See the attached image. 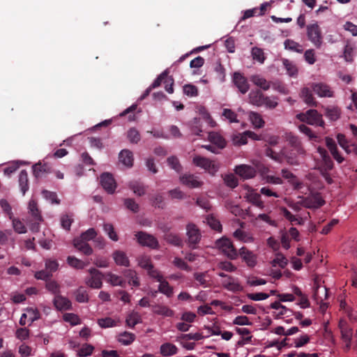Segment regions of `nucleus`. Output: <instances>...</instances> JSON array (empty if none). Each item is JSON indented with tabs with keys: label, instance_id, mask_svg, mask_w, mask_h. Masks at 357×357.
<instances>
[{
	"label": "nucleus",
	"instance_id": "f257e3e1",
	"mask_svg": "<svg viewBox=\"0 0 357 357\" xmlns=\"http://www.w3.org/2000/svg\"><path fill=\"white\" fill-rule=\"evenodd\" d=\"M28 209L29 215L26 218V223L32 231L37 232L39 231L40 224L43 219L38 208L37 202L34 199L29 201Z\"/></svg>",
	"mask_w": 357,
	"mask_h": 357
},
{
	"label": "nucleus",
	"instance_id": "f03ea898",
	"mask_svg": "<svg viewBox=\"0 0 357 357\" xmlns=\"http://www.w3.org/2000/svg\"><path fill=\"white\" fill-rule=\"evenodd\" d=\"M174 84V79L170 75V70L167 68L157 77L147 89H153L158 87H164L165 89H173Z\"/></svg>",
	"mask_w": 357,
	"mask_h": 357
},
{
	"label": "nucleus",
	"instance_id": "7ed1b4c3",
	"mask_svg": "<svg viewBox=\"0 0 357 357\" xmlns=\"http://www.w3.org/2000/svg\"><path fill=\"white\" fill-rule=\"evenodd\" d=\"M249 98L250 102L257 106H266L269 108H275L278 105V102L275 100L265 97L261 91H251Z\"/></svg>",
	"mask_w": 357,
	"mask_h": 357
},
{
	"label": "nucleus",
	"instance_id": "20e7f679",
	"mask_svg": "<svg viewBox=\"0 0 357 357\" xmlns=\"http://www.w3.org/2000/svg\"><path fill=\"white\" fill-rule=\"evenodd\" d=\"M296 118L301 121L305 122L312 126L324 127V121L322 116L315 109H309L305 113H300L296 115Z\"/></svg>",
	"mask_w": 357,
	"mask_h": 357
},
{
	"label": "nucleus",
	"instance_id": "39448f33",
	"mask_svg": "<svg viewBox=\"0 0 357 357\" xmlns=\"http://www.w3.org/2000/svg\"><path fill=\"white\" fill-rule=\"evenodd\" d=\"M317 152L321 156V160L317 162L316 169L321 172H330L334 167L333 162L327 151L321 146L317 148Z\"/></svg>",
	"mask_w": 357,
	"mask_h": 357
},
{
	"label": "nucleus",
	"instance_id": "423d86ee",
	"mask_svg": "<svg viewBox=\"0 0 357 357\" xmlns=\"http://www.w3.org/2000/svg\"><path fill=\"white\" fill-rule=\"evenodd\" d=\"M192 163L212 175L215 174L218 170V165L213 160L200 155H195L192 159Z\"/></svg>",
	"mask_w": 357,
	"mask_h": 357
},
{
	"label": "nucleus",
	"instance_id": "0eeeda50",
	"mask_svg": "<svg viewBox=\"0 0 357 357\" xmlns=\"http://www.w3.org/2000/svg\"><path fill=\"white\" fill-rule=\"evenodd\" d=\"M216 245L229 259L234 260L238 257V251L229 239L221 238L216 242Z\"/></svg>",
	"mask_w": 357,
	"mask_h": 357
},
{
	"label": "nucleus",
	"instance_id": "6e6552de",
	"mask_svg": "<svg viewBox=\"0 0 357 357\" xmlns=\"http://www.w3.org/2000/svg\"><path fill=\"white\" fill-rule=\"evenodd\" d=\"M307 35L308 39L317 47L320 48L322 45V36L319 26L317 24L307 26Z\"/></svg>",
	"mask_w": 357,
	"mask_h": 357
},
{
	"label": "nucleus",
	"instance_id": "1a4fd4ad",
	"mask_svg": "<svg viewBox=\"0 0 357 357\" xmlns=\"http://www.w3.org/2000/svg\"><path fill=\"white\" fill-rule=\"evenodd\" d=\"M89 276L85 278L86 285L93 289H100L102 286V273L95 268L89 270Z\"/></svg>",
	"mask_w": 357,
	"mask_h": 357
},
{
	"label": "nucleus",
	"instance_id": "9d476101",
	"mask_svg": "<svg viewBox=\"0 0 357 357\" xmlns=\"http://www.w3.org/2000/svg\"><path fill=\"white\" fill-rule=\"evenodd\" d=\"M135 237L138 243L143 246H147L153 249L159 248L158 241L153 235L144 231H138L136 233Z\"/></svg>",
	"mask_w": 357,
	"mask_h": 357
},
{
	"label": "nucleus",
	"instance_id": "9b49d317",
	"mask_svg": "<svg viewBox=\"0 0 357 357\" xmlns=\"http://www.w3.org/2000/svg\"><path fill=\"white\" fill-rule=\"evenodd\" d=\"M188 242L189 247L192 249L196 248V245L201 239V234L199 229L195 224L189 223L186 226Z\"/></svg>",
	"mask_w": 357,
	"mask_h": 357
},
{
	"label": "nucleus",
	"instance_id": "f8f14e48",
	"mask_svg": "<svg viewBox=\"0 0 357 357\" xmlns=\"http://www.w3.org/2000/svg\"><path fill=\"white\" fill-rule=\"evenodd\" d=\"M100 184L108 194H113L116 188V183L113 176L108 172L101 174Z\"/></svg>",
	"mask_w": 357,
	"mask_h": 357
},
{
	"label": "nucleus",
	"instance_id": "ddd939ff",
	"mask_svg": "<svg viewBox=\"0 0 357 357\" xmlns=\"http://www.w3.org/2000/svg\"><path fill=\"white\" fill-rule=\"evenodd\" d=\"M235 173L243 179H250L257 174V169L255 167L249 165H239L234 169Z\"/></svg>",
	"mask_w": 357,
	"mask_h": 357
},
{
	"label": "nucleus",
	"instance_id": "4468645a",
	"mask_svg": "<svg viewBox=\"0 0 357 357\" xmlns=\"http://www.w3.org/2000/svg\"><path fill=\"white\" fill-rule=\"evenodd\" d=\"M33 173L36 178H46L49 174L53 173L52 168L47 163L38 162L33 167Z\"/></svg>",
	"mask_w": 357,
	"mask_h": 357
},
{
	"label": "nucleus",
	"instance_id": "2eb2a0df",
	"mask_svg": "<svg viewBox=\"0 0 357 357\" xmlns=\"http://www.w3.org/2000/svg\"><path fill=\"white\" fill-rule=\"evenodd\" d=\"M180 182L190 188H199L203 184V182L199 180L198 176L192 174L181 175L180 176Z\"/></svg>",
	"mask_w": 357,
	"mask_h": 357
},
{
	"label": "nucleus",
	"instance_id": "dca6fc26",
	"mask_svg": "<svg viewBox=\"0 0 357 357\" xmlns=\"http://www.w3.org/2000/svg\"><path fill=\"white\" fill-rule=\"evenodd\" d=\"M238 255L248 266L254 267L257 264V256L245 247H242L238 252Z\"/></svg>",
	"mask_w": 357,
	"mask_h": 357
},
{
	"label": "nucleus",
	"instance_id": "f3484780",
	"mask_svg": "<svg viewBox=\"0 0 357 357\" xmlns=\"http://www.w3.org/2000/svg\"><path fill=\"white\" fill-rule=\"evenodd\" d=\"M325 142L333 158L338 163H342L344 160V158L340 154L335 140L330 137H326L325 138Z\"/></svg>",
	"mask_w": 357,
	"mask_h": 357
},
{
	"label": "nucleus",
	"instance_id": "a211bd4d",
	"mask_svg": "<svg viewBox=\"0 0 357 357\" xmlns=\"http://www.w3.org/2000/svg\"><path fill=\"white\" fill-rule=\"evenodd\" d=\"M53 303L54 307L59 311L69 310L72 307L70 301L59 294L54 296Z\"/></svg>",
	"mask_w": 357,
	"mask_h": 357
},
{
	"label": "nucleus",
	"instance_id": "6ab92c4d",
	"mask_svg": "<svg viewBox=\"0 0 357 357\" xmlns=\"http://www.w3.org/2000/svg\"><path fill=\"white\" fill-rule=\"evenodd\" d=\"M232 82L238 89H248L249 84L247 78L240 72H235L233 74Z\"/></svg>",
	"mask_w": 357,
	"mask_h": 357
},
{
	"label": "nucleus",
	"instance_id": "aec40b11",
	"mask_svg": "<svg viewBox=\"0 0 357 357\" xmlns=\"http://www.w3.org/2000/svg\"><path fill=\"white\" fill-rule=\"evenodd\" d=\"M152 311L154 314L166 317H172L174 316V311L169 307L160 304L152 306Z\"/></svg>",
	"mask_w": 357,
	"mask_h": 357
},
{
	"label": "nucleus",
	"instance_id": "412c9836",
	"mask_svg": "<svg viewBox=\"0 0 357 357\" xmlns=\"http://www.w3.org/2000/svg\"><path fill=\"white\" fill-rule=\"evenodd\" d=\"M119 161L127 167H132L133 165V154L128 149L122 150L119 155Z\"/></svg>",
	"mask_w": 357,
	"mask_h": 357
},
{
	"label": "nucleus",
	"instance_id": "4be33fe9",
	"mask_svg": "<svg viewBox=\"0 0 357 357\" xmlns=\"http://www.w3.org/2000/svg\"><path fill=\"white\" fill-rule=\"evenodd\" d=\"M115 263L119 266H129L130 261L126 254L121 250H115L112 254Z\"/></svg>",
	"mask_w": 357,
	"mask_h": 357
},
{
	"label": "nucleus",
	"instance_id": "5701e85b",
	"mask_svg": "<svg viewBox=\"0 0 357 357\" xmlns=\"http://www.w3.org/2000/svg\"><path fill=\"white\" fill-rule=\"evenodd\" d=\"M178 348L176 345L170 342H166L161 344L160 347V353L165 357L172 356L176 354Z\"/></svg>",
	"mask_w": 357,
	"mask_h": 357
},
{
	"label": "nucleus",
	"instance_id": "b1692460",
	"mask_svg": "<svg viewBox=\"0 0 357 357\" xmlns=\"http://www.w3.org/2000/svg\"><path fill=\"white\" fill-rule=\"evenodd\" d=\"M223 287L229 291L233 292H239L243 291V287L238 282L237 280L232 277H229V280H226L222 282Z\"/></svg>",
	"mask_w": 357,
	"mask_h": 357
},
{
	"label": "nucleus",
	"instance_id": "393cba45",
	"mask_svg": "<svg viewBox=\"0 0 357 357\" xmlns=\"http://www.w3.org/2000/svg\"><path fill=\"white\" fill-rule=\"evenodd\" d=\"M250 80L260 89H269L271 87L270 82L267 81L260 75H253L250 77Z\"/></svg>",
	"mask_w": 357,
	"mask_h": 357
},
{
	"label": "nucleus",
	"instance_id": "a878e982",
	"mask_svg": "<svg viewBox=\"0 0 357 357\" xmlns=\"http://www.w3.org/2000/svg\"><path fill=\"white\" fill-rule=\"evenodd\" d=\"M75 248L85 255H91L93 253V249L86 242H82L81 240H73Z\"/></svg>",
	"mask_w": 357,
	"mask_h": 357
},
{
	"label": "nucleus",
	"instance_id": "bb28decb",
	"mask_svg": "<svg viewBox=\"0 0 357 357\" xmlns=\"http://www.w3.org/2000/svg\"><path fill=\"white\" fill-rule=\"evenodd\" d=\"M248 201L254 206L260 209H263L265 206L264 202L261 200V194L255 192H250L248 197Z\"/></svg>",
	"mask_w": 357,
	"mask_h": 357
},
{
	"label": "nucleus",
	"instance_id": "cd10ccee",
	"mask_svg": "<svg viewBox=\"0 0 357 357\" xmlns=\"http://www.w3.org/2000/svg\"><path fill=\"white\" fill-rule=\"evenodd\" d=\"M19 185L22 192V195H24L26 192L29 190V178L28 174L26 170L23 169L20 172L19 175Z\"/></svg>",
	"mask_w": 357,
	"mask_h": 357
},
{
	"label": "nucleus",
	"instance_id": "c85d7f7f",
	"mask_svg": "<svg viewBox=\"0 0 357 357\" xmlns=\"http://www.w3.org/2000/svg\"><path fill=\"white\" fill-rule=\"evenodd\" d=\"M208 139L211 143L216 145L219 149H223L226 146L225 139L217 132H209Z\"/></svg>",
	"mask_w": 357,
	"mask_h": 357
},
{
	"label": "nucleus",
	"instance_id": "c756f323",
	"mask_svg": "<svg viewBox=\"0 0 357 357\" xmlns=\"http://www.w3.org/2000/svg\"><path fill=\"white\" fill-rule=\"evenodd\" d=\"M128 326L134 328L135 325L142 322V317L139 312H132L130 313L126 319Z\"/></svg>",
	"mask_w": 357,
	"mask_h": 357
},
{
	"label": "nucleus",
	"instance_id": "7c9ffc66",
	"mask_svg": "<svg viewBox=\"0 0 357 357\" xmlns=\"http://www.w3.org/2000/svg\"><path fill=\"white\" fill-rule=\"evenodd\" d=\"M75 300L78 303H87L89 300L88 292L83 287H79L74 291Z\"/></svg>",
	"mask_w": 357,
	"mask_h": 357
},
{
	"label": "nucleus",
	"instance_id": "2f4dec72",
	"mask_svg": "<svg viewBox=\"0 0 357 357\" xmlns=\"http://www.w3.org/2000/svg\"><path fill=\"white\" fill-rule=\"evenodd\" d=\"M213 70L215 73L216 79L220 82H223L225 79V69L219 60L214 63Z\"/></svg>",
	"mask_w": 357,
	"mask_h": 357
},
{
	"label": "nucleus",
	"instance_id": "473e14b6",
	"mask_svg": "<svg viewBox=\"0 0 357 357\" xmlns=\"http://www.w3.org/2000/svg\"><path fill=\"white\" fill-rule=\"evenodd\" d=\"M129 188L137 196H142L146 193V187L140 182L131 181L129 183Z\"/></svg>",
	"mask_w": 357,
	"mask_h": 357
},
{
	"label": "nucleus",
	"instance_id": "72a5a7b5",
	"mask_svg": "<svg viewBox=\"0 0 357 357\" xmlns=\"http://www.w3.org/2000/svg\"><path fill=\"white\" fill-rule=\"evenodd\" d=\"M165 240L174 246L181 247L183 242L178 235L173 233H166L164 236Z\"/></svg>",
	"mask_w": 357,
	"mask_h": 357
},
{
	"label": "nucleus",
	"instance_id": "f704fd0d",
	"mask_svg": "<svg viewBox=\"0 0 357 357\" xmlns=\"http://www.w3.org/2000/svg\"><path fill=\"white\" fill-rule=\"evenodd\" d=\"M284 45L285 49L293 52L302 53L303 51V46L301 44L291 39H287L284 41Z\"/></svg>",
	"mask_w": 357,
	"mask_h": 357
},
{
	"label": "nucleus",
	"instance_id": "c9c22d12",
	"mask_svg": "<svg viewBox=\"0 0 357 357\" xmlns=\"http://www.w3.org/2000/svg\"><path fill=\"white\" fill-rule=\"evenodd\" d=\"M342 339L345 342L344 349L348 351L351 347V331L347 328L340 326Z\"/></svg>",
	"mask_w": 357,
	"mask_h": 357
},
{
	"label": "nucleus",
	"instance_id": "e433bc0d",
	"mask_svg": "<svg viewBox=\"0 0 357 357\" xmlns=\"http://www.w3.org/2000/svg\"><path fill=\"white\" fill-rule=\"evenodd\" d=\"M135 340V334L125 331L119 334L118 341L123 345H129Z\"/></svg>",
	"mask_w": 357,
	"mask_h": 357
},
{
	"label": "nucleus",
	"instance_id": "4c0bfd02",
	"mask_svg": "<svg viewBox=\"0 0 357 357\" xmlns=\"http://www.w3.org/2000/svg\"><path fill=\"white\" fill-rule=\"evenodd\" d=\"M158 291L169 298L172 297L174 294L173 288L169 285V282L165 280L160 282Z\"/></svg>",
	"mask_w": 357,
	"mask_h": 357
},
{
	"label": "nucleus",
	"instance_id": "58836bf2",
	"mask_svg": "<svg viewBox=\"0 0 357 357\" xmlns=\"http://www.w3.org/2000/svg\"><path fill=\"white\" fill-rule=\"evenodd\" d=\"M234 236L237 240L243 243H250L253 241V238L251 236L241 229H238L234 231Z\"/></svg>",
	"mask_w": 357,
	"mask_h": 357
},
{
	"label": "nucleus",
	"instance_id": "ea45409f",
	"mask_svg": "<svg viewBox=\"0 0 357 357\" xmlns=\"http://www.w3.org/2000/svg\"><path fill=\"white\" fill-rule=\"evenodd\" d=\"M97 236V233L93 228H90L83 232L79 237L75 238L74 240H81L82 242H88L94 239Z\"/></svg>",
	"mask_w": 357,
	"mask_h": 357
},
{
	"label": "nucleus",
	"instance_id": "a19ab883",
	"mask_svg": "<svg viewBox=\"0 0 357 357\" xmlns=\"http://www.w3.org/2000/svg\"><path fill=\"white\" fill-rule=\"evenodd\" d=\"M282 63L289 76L293 77L297 75L298 68L292 61L287 59H284L282 60Z\"/></svg>",
	"mask_w": 357,
	"mask_h": 357
},
{
	"label": "nucleus",
	"instance_id": "79ce46f5",
	"mask_svg": "<svg viewBox=\"0 0 357 357\" xmlns=\"http://www.w3.org/2000/svg\"><path fill=\"white\" fill-rule=\"evenodd\" d=\"M326 116L331 121H336L340 117L341 111L338 107H328L325 112Z\"/></svg>",
	"mask_w": 357,
	"mask_h": 357
},
{
	"label": "nucleus",
	"instance_id": "37998d69",
	"mask_svg": "<svg viewBox=\"0 0 357 357\" xmlns=\"http://www.w3.org/2000/svg\"><path fill=\"white\" fill-rule=\"evenodd\" d=\"M306 205L305 206L307 208H318L325 204V201L319 196H315L311 200L308 201L306 200Z\"/></svg>",
	"mask_w": 357,
	"mask_h": 357
},
{
	"label": "nucleus",
	"instance_id": "c03bdc74",
	"mask_svg": "<svg viewBox=\"0 0 357 357\" xmlns=\"http://www.w3.org/2000/svg\"><path fill=\"white\" fill-rule=\"evenodd\" d=\"M45 287L50 292L55 296L59 295L60 293V285L55 280L51 279L47 280L45 284Z\"/></svg>",
	"mask_w": 357,
	"mask_h": 357
},
{
	"label": "nucleus",
	"instance_id": "a18cd8bd",
	"mask_svg": "<svg viewBox=\"0 0 357 357\" xmlns=\"http://www.w3.org/2000/svg\"><path fill=\"white\" fill-rule=\"evenodd\" d=\"M67 262L71 267L77 269H82L86 266V263L73 256L68 257Z\"/></svg>",
	"mask_w": 357,
	"mask_h": 357
},
{
	"label": "nucleus",
	"instance_id": "49530a36",
	"mask_svg": "<svg viewBox=\"0 0 357 357\" xmlns=\"http://www.w3.org/2000/svg\"><path fill=\"white\" fill-rule=\"evenodd\" d=\"M103 229L108 235L109 238L114 241L119 240L118 235L114 230V226L110 223H105L103 225Z\"/></svg>",
	"mask_w": 357,
	"mask_h": 357
},
{
	"label": "nucleus",
	"instance_id": "de8ad7c7",
	"mask_svg": "<svg viewBox=\"0 0 357 357\" xmlns=\"http://www.w3.org/2000/svg\"><path fill=\"white\" fill-rule=\"evenodd\" d=\"M250 119L255 128H261L264 126L265 122L262 119L261 115L256 112H251L250 114Z\"/></svg>",
	"mask_w": 357,
	"mask_h": 357
},
{
	"label": "nucleus",
	"instance_id": "09e8293b",
	"mask_svg": "<svg viewBox=\"0 0 357 357\" xmlns=\"http://www.w3.org/2000/svg\"><path fill=\"white\" fill-rule=\"evenodd\" d=\"M287 258L281 253H278L275 257V259L272 261V266H279L282 268H284L287 264Z\"/></svg>",
	"mask_w": 357,
	"mask_h": 357
},
{
	"label": "nucleus",
	"instance_id": "8fccbe9b",
	"mask_svg": "<svg viewBox=\"0 0 357 357\" xmlns=\"http://www.w3.org/2000/svg\"><path fill=\"white\" fill-rule=\"evenodd\" d=\"M312 91H301V97L303 101L310 106H315L316 101L313 97Z\"/></svg>",
	"mask_w": 357,
	"mask_h": 357
},
{
	"label": "nucleus",
	"instance_id": "3c124183",
	"mask_svg": "<svg viewBox=\"0 0 357 357\" xmlns=\"http://www.w3.org/2000/svg\"><path fill=\"white\" fill-rule=\"evenodd\" d=\"M107 276L109 277V282L113 286L126 287V282L121 278V277L112 273H107Z\"/></svg>",
	"mask_w": 357,
	"mask_h": 357
},
{
	"label": "nucleus",
	"instance_id": "603ef678",
	"mask_svg": "<svg viewBox=\"0 0 357 357\" xmlns=\"http://www.w3.org/2000/svg\"><path fill=\"white\" fill-rule=\"evenodd\" d=\"M127 137L130 142L132 144H137L141 139L139 132L135 128H132L128 131Z\"/></svg>",
	"mask_w": 357,
	"mask_h": 357
},
{
	"label": "nucleus",
	"instance_id": "864d4df0",
	"mask_svg": "<svg viewBox=\"0 0 357 357\" xmlns=\"http://www.w3.org/2000/svg\"><path fill=\"white\" fill-rule=\"evenodd\" d=\"M168 165L173 169H174L176 172H180L182 170V166L180 164V162L177 157L171 156L169 157L167 160Z\"/></svg>",
	"mask_w": 357,
	"mask_h": 357
},
{
	"label": "nucleus",
	"instance_id": "5fc2aeb1",
	"mask_svg": "<svg viewBox=\"0 0 357 357\" xmlns=\"http://www.w3.org/2000/svg\"><path fill=\"white\" fill-rule=\"evenodd\" d=\"M232 142L236 146L244 145L248 142V135L245 134V132L234 135L232 137Z\"/></svg>",
	"mask_w": 357,
	"mask_h": 357
},
{
	"label": "nucleus",
	"instance_id": "6e6d98bb",
	"mask_svg": "<svg viewBox=\"0 0 357 357\" xmlns=\"http://www.w3.org/2000/svg\"><path fill=\"white\" fill-rule=\"evenodd\" d=\"M199 114L202 116V118L207 122L211 127H215L216 125L215 121L212 119L210 114L208 112L206 109L204 107H201L199 109Z\"/></svg>",
	"mask_w": 357,
	"mask_h": 357
},
{
	"label": "nucleus",
	"instance_id": "4d7b16f0",
	"mask_svg": "<svg viewBox=\"0 0 357 357\" xmlns=\"http://www.w3.org/2000/svg\"><path fill=\"white\" fill-rule=\"evenodd\" d=\"M191 132L198 136H201L202 132V126L200 125V119L194 118L190 122Z\"/></svg>",
	"mask_w": 357,
	"mask_h": 357
},
{
	"label": "nucleus",
	"instance_id": "13d9d810",
	"mask_svg": "<svg viewBox=\"0 0 357 357\" xmlns=\"http://www.w3.org/2000/svg\"><path fill=\"white\" fill-rule=\"evenodd\" d=\"M252 56L254 60L263 63L265 60L264 53L261 48L255 47L252 49Z\"/></svg>",
	"mask_w": 357,
	"mask_h": 357
},
{
	"label": "nucleus",
	"instance_id": "bf43d9fd",
	"mask_svg": "<svg viewBox=\"0 0 357 357\" xmlns=\"http://www.w3.org/2000/svg\"><path fill=\"white\" fill-rule=\"evenodd\" d=\"M98 324L102 328L114 327L116 326V321L111 317L98 319Z\"/></svg>",
	"mask_w": 357,
	"mask_h": 357
},
{
	"label": "nucleus",
	"instance_id": "052dcab7",
	"mask_svg": "<svg viewBox=\"0 0 357 357\" xmlns=\"http://www.w3.org/2000/svg\"><path fill=\"white\" fill-rule=\"evenodd\" d=\"M151 203L152 206L159 208H163L165 206L163 196L160 193L156 194L152 197Z\"/></svg>",
	"mask_w": 357,
	"mask_h": 357
},
{
	"label": "nucleus",
	"instance_id": "680f3d73",
	"mask_svg": "<svg viewBox=\"0 0 357 357\" xmlns=\"http://www.w3.org/2000/svg\"><path fill=\"white\" fill-rule=\"evenodd\" d=\"M63 320L70 323L72 326H75L80 324V319L77 314L73 313L64 314Z\"/></svg>",
	"mask_w": 357,
	"mask_h": 357
},
{
	"label": "nucleus",
	"instance_id": "e2e57ef3",
	"mask_svg": "<svg viewBox=\"0 0 357 357\" xmlns=\"http://www.w3.org/2000/svg\"><path fill=\"white\" fill-rule=\"evenodd\" d=\"M222 116L229 120V123L238 122L236 114L230 109H224Z\"/></svg>",
	"mask_w": 357,
	"mask_h": 357
},
{
	"label": "nucleus",
	"instance_id": "0e129e2a",
	"mask_svg": "<svg viewBox=\"0 0 357 357\" xmlns=\"http://www.w3.org/2000/svg\"><path fill=\"white\" fill-rule=\"evenodd\" d=\"M93 349L94 347L92 345L84 344L78 351L77 356L79 357H86L90 356L92 354Z\"/></svg>",
	"mask_w": 357,
	"mask_h": 357
},
{
	"label": "nucleus",
	"instance_id": "69168bd1",
	"mask_svg": "<svg viewBox=\"0 0 357 357\" xmlns=\"http://www.w3.org/2000/svg\"><path fill=\"white\" fill-rule=\"evenodd\" d=\"M224 182L227 186L231 188H235L238 185L237 178L233 174L226 175L224 178Z\"/></svg>",
	"mask_w": 357,
	"mask_h": 357
},
{
	"label": "nucleus",
	"instance_id": "338daca9",
	"mask_svg": "<svg viewBox=\"0 0 357 357\" xmlns=\"http://www.w3.org/2000/svg\"><path fill=\"white\" fill-rule=\"evenodd\" d=\"M343 57L347 62H352L354 58V48L353 47L347 44L345 45L343 52Z\"/></svg>",
	"mask_w": 357,
	"mask_h": 357
},
{
	"label": "nucleus",
	"instance_id": "774afa93",
	"mask_svg": "<svg viewBox=\"0 0 357 357\" xmlns=\"http://www.w3.org/2000/svg\"><path fill=\"white\" fill-rule=\"evenodd\" d=\"M125 206L132 211L133 213H137L139 211V205L133 199L128 198L124 200Z\"/></svg>",
	"mask_w": 357,
	"mask_h": 357
}]
</instances>
